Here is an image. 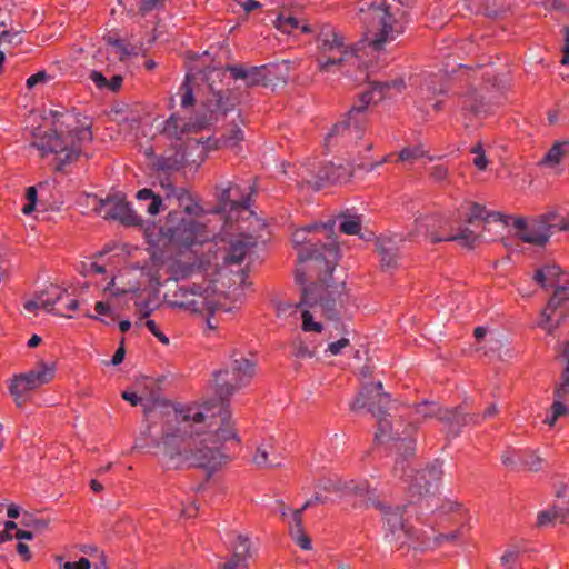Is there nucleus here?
<instances>
[{"label":"nucleus","mask_w":569,"mask_h":569,"mask_svg":"<svg viewBox=\"0 0 569 569\" xmlns=\"http://www.w3.org/2000/svg\"><path fill=\"white\" fill-rule=\"evenodd\" d=\"M391 88H396L398 91H401L405 88V81L392 80L371 83L370 89L359 94L358 100L352 104L347 113L368 119L367 110L369 104L382 100Z\"/></svg>","instance_id":"nucleus-18"},{"label":"nucleus","mask_w":569,"mask_h":569,"mask_svg":"<svg viewBox=\"0 0 569 569\" xmlns=\"http://www.w3.org/2000/svg\"><path fill=\"white\" fill-rule=\"evenodd\" d=\"M37 295L39 297L40 302H46L41 303L42 309L46 310L47 312L54 315L58 306L67 297V290L56 284H49Z\"/></svg>","instance_id":"nucleus-30"},{"label":"nucleus","mask_w":569,"mask_h":569,"mask_svg":"<svg viewBox=\"0 0 569 569\" xmlns=\"http://www.w3.org/2000/svg\"><path fill=\"white\" fill-rule=\"evenodd\" d=\"M166 234L180 248L191 249L194 244L208 243L214 236L207 227L191 218L181 219L177 226H167Z\"/></svg>","instance_id":"nucleus-12"},{"label":"nucleus","mask_w":569,"mask_h":569,"mask_svg":"<svg viewBox=\"0 0 569 569\" xmlns=\"http://www.w3.org/2000/svg\"><path fill=\"white\" fill-rule=\"evenodd\" d=\"M191 74L187 73L184 80L179 87V94L181 97V107L188 109L194 106L196 99L193 94V88L191 86Z\"/></svg>","instance_id":"nucleus-42"},{"label":"nucleus","mask_w":569,"mask_h":569,"mask_svg":"<svg viewBox=\"0 0 569 569\" xmlns=\"http://www.w3.org/2000/svg\"><path fill=\"white\" fill-rule=\"evenodd\" d=\"M420 91L422 96L429 98L430 96L445 93L446 86L441 82V78L438 76H430L420 87Z\"/></svg>","instance_id":"nucleus-41"},{"label":"nucleus","mask_w":569,"mask_h":569,"mask_svg":"<svg viewBox=\"0 0 569 569\" xmlns=\"http://www.w3.org/2000/svg\"><path fill=\"white\" fill-rule=\"evenodd\" d=\"M353 491H355L356 496H359V497H362L366 499L367 507H371L369 497H378L376 495V489H371L366 481L355 486Z\"/></svg>","instance_id":"nucleus-58"},{"label":"nucleus","mask_w":569,"mask_h":569,"mask_svg":"<svg viewBox=\"0 0 569 569\" xmlns=\"http://www.w3.org/2000/svg\"><path fill=\"white\" fill-rule=\"evenodd\" d=\"M221 70H210L206 78L209 92L202 102L203 112L199 116L198 122L200 127L211 126L223 119L227 113L234 109L236 100L231 98L228 90L218 89L213 86L216 78L223 77Z\"/></svg>","instance_id":"nucleus-8"},{"label":"nucleus","mask_w":569,"mask_h":569,"mask_svg":"<svg viewBox=\"0 0 569 569\" xmlns=\"http://www.w3.org/2000/svg\"><path fill=\"white\" fill-rule=\"evenodd\" d=\"M271 449H272V446L270 443H262V445H260L257 448L256 453L253 456V462L258 467H274V466H278L279 462H272V461H269V459H268Z\"/></svg>","instance_id":"nucleus-45"},{"label":"nucleus","mask_w":569,"mask_h":569,"mask_svg":"<svg viewBox=\"0 0 569 569\" xmlns=\"http://www.w3.org/2000/svg\"><path fill=\"white\" fill-rule=\"evenodd\" d=\"M442 222H445V219L441 214L425 216L416 220L417 229L421 230L425 228L426 234L430 238L432 243H438L441 241H457L462 247L468 249H473L476 247L479 236L476 234L472 230L469 228H463L455 234H440L435 230V228L436 226H440Z\"/></svg>","instance_id":"nucleus-14"},{"label":"nucleus","mask_w":569,"mask_h":569,"mask_svg":"<svg viewBox=\"0 0 569 569\" xmlns=\"http://www.w3.org/2000/svg\"><path fill=\"white\" fill-rule=\"evenodd\" d=\"M368 119L347 113L326 136V146L352 149L359 146L367 131Z\"/></svg>","instance_id":"nucleus-10"},{"label":"nucleus","mask_w":569,"mask_h":569,"mask_svg":"<svg viewBox=\"0 0 569 569\" xmlns=\"http://www.w3.org/2000/svg\"><path fill=\"white\" fill-rule=\"evenodd\" d=\"M369 500L371 507L380 511L386 529L390 533H410V528L403 519L407 506L391 507L380 500L379 497H369Z\"/></svg>","instance_id":"nucleus-19"},{"label":"nucleus","mask_w":569,"mask_h":569,"mask_svg":"<svg viewBox=\"0 0 569 569\" xmlns=\"http://www.w3.org/2000/svg\"><path fill=\"white\" fill-rule=\"evenodd\" d=\"M108 43L117 49V53L120 60H124L131 52L128 49V46L124 43L122 39H113L111 37L108 38Z\"/></svg>","instance_id":"nucleus-64"},{"label":"nucleus","mask_w":569,"mask_h":569,"mask_svg":"<svg viewBox=\"0 0 569 569\" xmlns=\"http://www.w3.org/2000/svg\"><path fill=\"white\" fill-rule=\"evenodd\" d=\"M541 222L540 216L533 219L527 230L521 233H517L518 238L529 244L543 247L549 241V234L546 232L543 223Z\"/></svg>","instance_id":"nucleus-29"},{"label":"nucleus","mask_w":569,"mask_h":569,"mask_svg":"<svg viewBox=\"0 0 569 569\" xmlns=\"http://www.w3.org/2000/svg\"><path fill=\"white\" fill-rule=\"evenodd\" d=\"M458 104L463 118L478 117L486 112V99L473 87L458 94Z\"/></svg>","instance_id":"nucleus-23"},{"label":"nucleus","mask_w":569,"mask_h":569,"mask_svg":"<svg viewBox=\"0 0 569 569\" xmlns=\"http://www.w3.org/2000/svg\"><path fill=\"white\" fill-rule=\"evenodd\" d=\"M240 192V186L236 183L229 182L227 187L220 188L217 192V201L218 204L214 212H231L233 211L232 200L231 196L232 193H239Z\"/></svg>","instance_id":"nucleus-33"},{"label":"nucleus","mask_w":569,"mask_h":569,"mask_svg":"<svg viewBox=\"0 0 569 569\" xmlns=\"http://www.w3.org/2000/svg\"><path fill=\"white\" fill-rule=\"evenodd\" d=\"M340 220L339 230L349 236L360 234L361 231V216L350 212L349 210L341 212L337 216Z\"/></svg>","instance_id":"nucleus-34"},{"label":"nucleus","mask_w":569,"mask_h":569,"mask_svg":"<svg viewBox=\"0 0 569 569\" xmlns=\"http://www.w3.org/2000/svg\"><path fill=\"white\" fill-rule=\"evenodd\" d=\"M251 190L250 186H247L246 188H242L240 186V192L239 193H232L231 200L233 206V211L236 210H247L250 208L251 204Z\"/></svg>","instance_id":"nucleus-44"},{"label":"nucleus","mask_w":569,"mask_h":569,"mask_svg":"<svg viewBox=\"0 0 569 569\" xmlns=\"http://www.w3.org/2000/svg\"><path fill=\"white\" fill-rule=\"evenodd\" d=\"M162 133L169 139L181 140L186 133V123L180 117L171 114L163 123Z\"/></svg>","instance_id":"nucleus-37"},{"label":"nucleus","mask_w":569,"mask_h":569,"mask_svg":"<svg viewBox=\"0 0 569 569\" xmlns=\"http://www.w3.org/2000/svg\"><path fill=\"white\" fill-rule=\"evenodd\" d=\"M568 515V509L552 506L541 512L537 516V526L539 528H543L548 526L551 522H555L559 520L562 522Z\"/></svg>","instance_id":"nucleus-38"},{"label":"nucleus","mask_w":569,"mask_h":569,"mask_svg":"<svg viewBox=\"0 0 569 569\" xmlns=\"http://www.w3.org/2000/svg\"><path fill=\"white\" fill-rule=\"evenodd\" d=\"M56 560L59 562V565L63 569H90V567H91V563H90L89 559H87V558H81L79 561H74V562H71V561L62 562V557L57 556Z\"/></svg>","instance_id":"nucleus-61"},{"label":"nucleus","mask_w":569,"mask_h":569,"mask_svg":"<svg viewBox=\"0 0 569 569\" xmlns=\"http://www.w3.org/2000/svg\"><path fill=\"white\" fill-rule=\"evenodd\" d=\"M253 375L254 362L246 358L234 359L231 369L213 373L216 398L201 407L163 411L164 445L170 466H193L206 469L211 476L231 460L224 445L228 441L239 445L240 438L231 421L230 398L249 385Z\"/></svg>","instance_id":"nucleus-1"},{"label":"nucleus","mask_w":569,"mask_h":569,"mask_svg":"<svg viewBox=\"0 0 569 569\" xmlns=\"http://www.w3.org/2000/svg\"><path fill=\"white\" fill-rule=\"evenodd\" d=\"M397 440V450L399 451L401 456V460L396 461V466H401L403 469L405 461L412 457L416 451V442L411 438H403V439H396Z\"/></svg>","instance_id":"nucleus-43"},{"label":"nucleus","mask_w":569,"mask_h":569,"mask_svg":"<svg viewBox=\"0 0 569 569\" xmlns=\"http://www.w3.org/2000/svg\"><path fill=\"white\" fill-rule=\"evenodd\" d=\"M54 363L40 362L36 369L13 377L9 386L10 393L14 397L16 401L20 398L24 400L27 392L50 382L54 377Z\"/></svg>","instance_id":"nucleus-13"},{"label":"nucleus","mask_w":569,"mask_h":569,"mask_svg":"<svg viewBox=\"0 0 569 569\" xmlns=\"http://www.w3.org/2000/svg\"><path fill=\"white\" fill-rule=\"evenodd\" d=\"M391 539L388 541L392 546H397L398 548H402L406 543L410 547L412 546L415 549L419 548L421 551L435 549L441 546L445 542H451L455 540L456 536H430L427 540L422 541L417 546L419 536H389Z\"/></svg>","instance_id":"nucleus-24"},{"label":"nucleus","mask_w":569,"mask_h":569,"mask_svg":"<svg viewBox=\"0 0 569 569\" xmlns=\"http://www.w3.org/2000/svg\"><path fill=\"white\" fill-rule=\"evenodd\" d=\"M78 308H79V301L67 291V297L58 306L54 315L60 316V317H69L70 318L69 312L76 311Z\"/></svg>","instance_id":"nucleus-48"},{"label":"nucleus","mask_w":569,"mask_h":569,"mask_svg":"<svg viewBox=\"0 0 569 569\" xmlns=\"http://www.w3.org/2000/svg\"><path fill=\"white\" fill-rule=\"evenodd\" d=\"M382 389L383 386L381 381L366 385L351 403V410L356 411L367 408L372 416L377 417L376 442H381L385 437L395 439L391 436V422L386 417L391 396L388 392H383Z\"/></svg>","instance_id":"nucleus-6"},{"label":"nucleus","mask_w":569,"mask_h":569,"mask_svg":"<svg viewBox=\"0 0 569 569\" xmlns=\"http://www.w3.org/2000/svg\"><path fill=\"white\" fill-rule=\"evenodd\" d=\"M20 523L24 529H18L17 535H27L52 530L50 528V518L42 511H22Z\"/></svg>","instance_id":"nucleus-26"},{"label":"nucleus","mask_w":569,"mask_h":569,"mask_svg":"<svg viewBox=\"0 0 569 569\" xmlns=\"http://www.w3.org/2000/svg\"><path fill=\"white\" fill-rule=\"evenodd\" d=\"M540 223H543L549 238L557 232L569 230V213L560 214L557 211H549L540 214Z\"/></svg>","instance_id":"nucleus-31"},{"label":"nucleus","mask_w":569,"mask_h":569,"mask_svg":"<svg viewBox=\"0 0 569 569\" xmlns=\"http://www.w3.org/2000/svg\"><path fill=\"white\" fill-rule=\"evenodd\" d=\"M471 152L473 154H476V157L473 158V164L479 169V170H485L488 166V160H487V157L485 154V150L482 148V144L480 142H478L472 149H471Z\"/></svg>","instance_id":"nucleus-57"},{"label":"nucleus","mask_w":569,"mask_h":569,"mask_svg":"<svg viewBox=\"0 0 569 569\" xmlns=\"http://www.w3.org/2000/svg\"><path fill=\"white\" fill-rule=\"evenodd\" d=\"M335 224L336 220H329L326 223L311 224L297 231L293 234V242L298 253L313 239H320L321 244H326L331 239L338 243L337 237L335 236Z\"/></svg>","instance_id":"nucleus-20"},{"label":"nucleus","mask_w":569,"mask_h":569,"mask_svg":"<svg viewBox=\"0 0 569 569\" xmlns=\"http://www.w3.org/2000/svg\"><path fill=\"white\" fill-rule=\"evenodd\" d=\"M10 16L7 12L0 11V42H11L12 38L18 34V32L12 33L10 31Z\"/></svg>","instance_id":"nucleus-49"},{"label":"nucleus","mask_w":569,"mask_h":569,"mask_svg":"<svg viewBox=\"0 0 569 569\" xmlns=\"http://www.w3.org/2000/svg\"><path fill=\"white\" fill-rule=\"evenodd\" d=\"M462 405V425L463 427H467V426H477V425H480L483 419L481 418V413L479 412H473V413H469L466 411V403H461Z\"/></svg>","instance_id":"nucleus-63"},{"label":"nucleus","mask_w":569,"mask_h":569,"mask_svg":"<svg viewBox=\"0 0 569 569\" xmlns=\"http://www.w3.org/2000/svg\"><path fill=\"white\" fill-rule=\"evenodd\" d=\"M158 170L178 171L180 169V161L176 157H159L154 163Z\"/></svg>","instance_id":"nucleus-54"},{"label":"nucleus","mask_w":569,"mask_h":569,"mask_svg":"<svg viewBox=\"0 0 569 569\" xmlns=\"http://www.w3.org/2000/svg\"><path fill=\"white\" fill-rule=\"evenodd\" d=\"M417 412L423 417H435L442 422L447 432L452 437H458L463 428L462 425V405L455 408L438 407L433 402H422L418 406Z\"/></svg>","instance_id":"nucleus-17"},{"label":"nucleus","mask_w":569,"mask_h":569,"mask_svg":"<svg viewBox=\"0 0 569 569\" xmlns=\"http://www.w3.org/2000/svg\"><path fill=\"white\" fill-rule=\"evenodd\" d=\"M486 214H487V209L485 206H482L478 202H472L470 206V209H469V213L466 218V221L469 224H473L478 220H481L486 223Z\"/></svg>","instance_id":"nucleus-50"},{"label":"nucleus","mask_w":569,"mask_h":569,"mask_svg":"<svg viewBox=\"0 0 569 569\" xmlns=\"http://www.w3.org/2000/svg\"><path fill=\"white\" fill-rule=\"evenodd\" d=\"M226 70L230 72L232 79L243 80L247 87H274L280 81L284 82L280 66L274 63L253 67L228 64Z\"/></svg>","instance_id":"nucleus-11"},{"label":"nucleus","mask_w":569,"mask_h":569,"mask_svg":"<svg viewBox=\"0 0 569 569\" xmlns=\"http://www.w3.org/2000/svg\"><path fill=\"white\" fill-rule=\"evenodd\" d=\"M26 198L28 200V203L23 206L22 212L24 214H30L34 210V207H36V202H37V198H38L37 188L33 186L28 187L26 190Z\"/></svg>","instance_id":"nucleus-59"},{"label":"nucleus","mask_w":569,"mask_h":569,"mask_svg":"<svg viewBox=\"0 0 569 569\" xmlns=\"http://www.w3.org/2000/svg\"><path fill=\"white\" fill-rule=\"evenodd\" d=\"M210 264V259L206 257H199L191 263L179 262L174 269L176 279L184 280L192 277L193 274H199L203 280Z\"/></svg>","instance_id":"nucleus-28"},{"label":"nucleus","mask_w":569,"mask_h":569,"mask_svg":"<svg viewBox=\"0 0 569 569\" xmlns=\"http://www.w3.org/2000/svg\"><path fill=\"white\" fill-rule=\"evenodd\" d=\"M327 500L328 497L316 495L311 499L307 500L298 509H291L290 507L286 506L282 501H277L278 511L280 512L282 520L288 525L289 533H306V529L302 525L303 511L316 505H323L327 502Z\"/></svg>","instance_id":"nucleus-21"},{"label":"nucleus","mask_w":569,"mask_h":569,"mask_svg":"<svg viewBox=\"0 0 569 569\" xmlns=\"http://www.w3.org/2000/svg\"><path fill=\"white\" fill-rule=\"evenodd\" d=\"M98 213L106 220H117L126 227H142L143 219L136 213L123 198L109 196L100 200Z\"/></svg>","instance_id":"nucleus-15"},{"label":"nucleus","mask_w":569,"mask_h":569,"mask_svg":"<svg viewBox=\"0 0 569 569\" xmlns=\"http://www.w3.org/2000/svg\"><path fill=\"white\" fill-rule=\"evenodd\" d=\"M254 247L256 242L252 237H241L232 240L222 257L224 264H240Z\"/></svg>","instance_id":"nucleus-25"},{"label":"nucleus","mask_w":569,"mask_h":569,"mask_svg":"<svg viewBox=\"0 0 569 569\" xmlns=\"http://www.w3.org/2000/svg\"><path fill=\"white\" fill-rule=\"evenodd\" d=\"M236 558H241L246 562L253 556L254 548L248 536H233V540L228 542Z\"/></svg>","instance_id":"nucleus-35"},{"label":"nucleus","mask_w":569,"mask_h":569,"mask_svg":"<svg viewBox=\"0 0 569 569\" xmlns=\"http://www.w3.org/2000/svg\"><path fill=\"white\" fill-rule=\"evenodd\" d=\"M566 144L567 142H556L545 154L541 162L548 166H556L560 163L565 154L563 147Z\"/></svg>","instance_id":"nucleus-46"},{"label":"nucleus","mask_w":569,"mask_h":569,"mask_svg":"<svg viewBox=\"0 0 569 569\" xmlns=\"http://www.w3.org/2000/svg\"><path fill=\"white\" fill-rule=\"evenodd\" d=\"M517 453L518 451L515 450H506L501 456L502 465L510 468L511 470H519V461Z\"/></svg>","instance_id":"nucleus-60"},{"label":"nucleus","mask_w":569,"mask_h":569,"mask_svg":"<svg viewBox=\"0 0 569 569\" xmlns=\"http://www.w3.org/2000/svg\"><path fill=\"white\" fill-rule=\"evenodd\" d=\"M467 7L476 14L496 18L505 12L509 4L507 0H466Z\"/></svg>","instance_id":"nucleus-27"},{"label":"nucleus","mask_w":569,"mask_h":569,"mask_svg":"<svg viewBox=\"0 0 569 569\" xmlns=\"http://www.w3.org/2000/svg\"><path fill=\"white\" fill-rule=\"evenodd\" d=\"M353 174L352 169L345 164L328 162L319 168L317 173V189L326 184L346 183Z\"/></svg>","instance_id":"nucleus-22"},{"label":"nucleus","mask_w":569,"mask_h":569,"mask_svg":"<svg viewBox=\"0 0 569 569\" xmlns=\"http://www.w3.org/2000/svg\"><path fill=\"white\" fill-rule=\"evenodd\" d=\"M178 291L182 297H187L188 295L202 297L207 288L203 283H183L179 286Z\"/></svg>","instance_id":"nucleus-55"},{"label":"nucleus","mask_w":569,"mask_h":569,"mask_svg":"<svg viewBox=\"0 0 569 569\" xmlns=\"http://www.w3.org/2000/svg\"><path fill=\"white\" fill-rule=\"evenodd\" d=\"M340 260V248L332 239L326 244L313 239L299 252L296 281L303 284L302 302L310 309H319L331 321L350 319L358 307L345 281H335L332 272Z\"/></svg>","instance_id":"nucleus-2"},{"label":"nucleus","mask_w":569,"mask_h":569,"mask_svg":"<svg viewBox=\"0 0 569 569\" xmlns=\"http://www.w3.org/2000/svg\"><path fill=\"white\" fill-rule=\"evenodd\" d=\"M274 26L281 32L288 33V34L299 28L301 29V31L303 33H308L311 31V29L308 24H303L300 27V21L296 17H293L291 14H284V13H280L277 17V19L274 21Z\"/></svg>","instance_id":"nucleus-36"},{"label":"nucleus","mask_w":569,"mask_h":569,"mask_svg":"<svg viewBox=\"0 0 569 569\" xmlns=\"http://www.w3.org/2000/svg\"><path fill=\"white\" fill-rule=\"evenodd\" d=\"M568 411L566 403L563 400L555 398L553 403L551 405V416L547 417L545 422L549 426H553L557 419L561 416H565Z\"/></svg>","instance_id":"nucleus-51"},{"label":"nucleus","mask_w":569,"mask_h":569,"mask_svg":"<svg viewBox=\"0 0 569 569\" xmlns=\"http://www.w3.org/2000/svg\"><path fill=\"white\" fill-rule=\"evenodd\" d=\"M558 358L565 361V368L560 375V381L569 382V340L561 345Z\"/></svg>","instance_id":"nucleus-56"},{"label":"nucleus","mask_w":569,"mask_h":569,"mask_svg":"<svg viewBox=\"0 0 569 569\" xmlns=\"http://www.w3.org/2000/svg\"><path fill=\"white\" fill-rule=\"evenodd\" d=\"M94 310H96V312L98 315L111 316V321H107V320L101 319L98 316H93V315L89 316L91 319L99 320V321H101V322H103L104 325H108V326H110V325H112L114 322L116 317L113 316L111 307L109 306L108 302L97 301L96 305H94Z\"/></svg>","instance_id":"nucleus-53"},{"label":"nucleus","mask_w":569,"mask_h":569,"mask_svg":"<svg viewBox=\"0 0 569 569\" xmlns=\"http://www.w3.org/2000/svg\"><path fill=\"white\" fill-rule=\"evenodd\" d=\"M442 475V466L439 460H435L425 469L417 471L408 487V495L411 501L432 493L438 488Z\"/></svg>","instance_id":"nucleus-16"},{"label":"nucleus","mask_w":569,"mask_h":569,"mask_svg":"<svg viewBox=\"0 0 569 569\" xmlns=\"http://www.w3.org/2000/svg\"><path fill=\"white\" fill-rule=\"evenodd\" d=\"M122 398L130 402L131 406H138V405H142L143 406V412H144V416L147 419L149 418H159L160 421H161V436L160 437H151V445L153 447H157V448H160L162 447V455H163V458H164V463L167 466V468L169 469H182V468H186L187 466H181V467H172L170 466V458L169 456L166 453V445H164V433H166V419H164V413L163 411L164 410H182V409H186L188 408L189 406H181L180 408L171 405L170 402L168 401H164V400H153V401H146L143 402L142 398L140 396H138L136 392L133 391H123L122 392Z\"/></svg>","instance_id":"nucleus-9"},{"label":"nucleus","mask_w":569,"mask_h":569,"mask_svg":"<svg viewBox=\"0 0 569 569\" xmlns=\"http://www.w3.org/2000/svg\"><path fill=\"white\" fill-rule=\"evenodd\" d=\"M317 63L321 72H328L330 67L341 64L353 50L345 42V37L336 27L325 23L317 33Z\"/></svg>","instance_id":"nucleus-7"},{"label":"nucleus","mask_w":569,"mask_h":569,"mask_svg":"<svg viewBox=\"0 0 569 569\" xmlns=\"http://www.w3.org/2000/svg\"><path fill=\"white\" fill-rule=\"evenodd\" d=\"M519 470L539 471L542 468V459L531 450H519L517 453Z\"/></svg>","instance_id":"nucleus-39"},{"label":"nucleus","mask_w":569,"mask_h":569,"mask_svg":"<svg viewBox=\"0 0 569 569\" xmlns=\"http://www.w3.org/2000/svg\"><path fill=\"white\" fill-rule=\"evenodd\" d=\"M423 156V151L420 147L403 148L399 152L400 161H413Z\"/></svg>","instance_id":"nucleus-62"},{"label":"nucleus","mask_w":569,"mask_h":569,"mask_svg":"<svg viewBox=\"0 0 569 569\" xmlns=\"http://www.w3.org/2000/svg\"><path fill=\"white\" fill-rule=\"evenodd\" d=\"M53 129L33 131L30 147L36 148L41 158L54 154V171L63 172L66 167L78 160L83 143L92 141V120L73 111L53 112Z\"/></svg>","instance_id":"nucleus-3"},{"label":"nucleus","mask_w":569,"mask_h":569,"mask_svg":"<svg viewBox=\"0 0 569 569\" xmlns=\"http://www.w3.org/2000/svg\"><path fill=\"white\" fill-rule=\"evenodd\" d=\"M137 199L139 201H150L146 210L151 216H154L160 212V209L162 207V199L159 194H156L151 189L143 188L137 192Z\"/></svg>","instance_id":"nucleus-40"},{"label":"nucleus","mask_w":569,"mask_h":569,"mask_svg":"<svg viewBox=\"0 0 569 569\" xmlns=\"http://www.w3.org/2000/svg\"><path fill=\"white\" fill-rule=\"evenodd\" d=\"M243 131L234 124L228 132L221 136V142L227 148H234L243 140Z\"/></svg>","instance_id":"nucleus-47"},{"label":"nucleus","mask_w":569,"mask_h":569,"mask_svg":"<svg viewBox=\"0 0 569 569\" xmlns=\"http://www.w3.org/2000/svg\"><path fill=\"white\" fill-rule=\"evenodd\" d=\"M301 317H302L301 329L305 332H310V331L321 332L322 331L323 326L320 322H317L313 320V316L311 315L310 310H308V309L303 310Z\"/></svg>","instance_id":"nucleus-52"},{"label":"nucleus","mask_w":569,"mask_h":569,"mask_svg":"<svg viewBox=\"0 0 569 569\" xmlns=\"http://www.w3.org/2000/svg\"><path fill=\"white\" fill-rule=\"evenodd\" d=\"M378 253L382 269H395L398 266L399 252L390 239L378 242Z\"/></svg>","instance_id":"nucleus-32"},{"label":"nucleus","mask_w":569,"mask_h":569,"mask_svg":"<svg viewBox=\"0 0 569 569\" xmlns=\"http://www.w3.org/2000/svg\"><path fill=\"white\" fill-rule=\"evenodd\" d=\"M533 280L542 288H555L552 297L542 310L540 327L550 333L569 313V276L557 264H545L537 269Z\"/></svg>","instance_id":"nucleus-4"},{"label":"nucleus","mask_w":569,"mask_h":569,"mask_svg":"<svg viewBox=\"0 0 569 569\" xmlns=\"http://www.w3.org/2000/svg\"><path fill=\"white\" fill-rule=\"evenodd\" d=\"M360 19L366 24L367 33L372 36L370 44L377 51L403 32L402 24L390 12L386 0L366 1L360 8Z\"/></svg>","instance_id":"nucleus-5"}]
</instances>
